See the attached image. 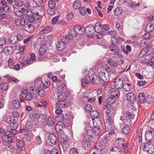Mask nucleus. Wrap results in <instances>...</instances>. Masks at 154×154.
Listing matches in <instances>:
<instances>
[{
	"mask_svg": "<svg viewBox=\"0 0 154 154\" xmlns=\"http://www.w3.org/2000/svg\"><path fill=\"white\" fill-rule=\"evenodd\" d=\"M28 21L30 23H32L36 20V16L34 15V14L32 13V14H30L28 16Z\"/></svg>",
	"mask_w": 154,
	"mask_h": 154,
	"instance_id": "de8ad7c7",
	"label": "nucleus"
},
{
	"mask_svg": "<svg viewBox=\"0 0 154 154\" xmlns=\"http://www.w3.org/2000/svg\"><path fill=\"white\" fill-rule=\"evenodd\" d=\"M63 110L60 109H57L56 110L55 112L56 114H57V117L59 116V120L63 121L64 120H67L68 119L67 115L66 114L65 115V116H64L63 115L62 112Z\"/></svg>",
	"mask_w": 154,
	"mask_h": 154,
	"instance_id": "ddd939ff",
	"label": "nucleus"
},
{
	"mask_svg": "<svg viewBox=\"0 0 154 154\" xmlns=\"http://www.w3.org/2000/svg\"><path fill=\"white\" fill-rule=\"evenodd\" d=\"M47 122V124H48L49 125L53 126L54 124V118L53 117L48 116Z\"/></svg>",
	"mask_w": 154,
	"mask_h": 154,
	"instance_id": "bf43d9fd",
	"label": "nucleus"
},
{
	"mask_svg": "<svg viewBox=\"0 0 154 154\" xmlns=\"http://www.w3.org/2000/svg\"><path fill=\"white\" fill-rule=\"evenodd\" d=\"M42 82L40 79L36 80L35 81V86L37 87V88H42Z\"/></svg>",
	"mask_w": 154,
	"mask_h": 154,
	"instance_id": "69168bd1",
	"label": "nucleus"
},
{
	"mask_svg": "<svg viewBox=\"0 0 154 154\" xmlns=\"http://www.w3.org/2000/svg\"><path fill=\"white\" fill-rule=\"evenodd\" d=\"M10 126L11 129H16L18 127V125L17 123L14 120V122H12L10 123Z\"/></svg>",
	"mask_w": 154,
	"mask_h": 154,
	"instance_id": "e2e57ef3",
	"label": "nucleus"
},
{
	"mask_svg": "<svg viewBox=\"0 0 154 154\" xmlns=\"http://www.w3.org/2000/svg\"><path fill=\"white\" fill-rule=\"evenodd\" d=\"M110 50L116 55L119 56L120 55L121 50L119 47L116 46L114 42H111L109 46Z\"/></svg>",
	"mask_w": 154,
	"mask_h": 154,
	"instance_id": "423d86ee",
	"label": "nucleus"
},
{
	"mask_svg": "<svg viewBox=\"0 0 154 154\" xmlns=\"http://www.w3.org/2000/svg\"><path fill=\"white\" fill-rule=\"evenodd\" d=\"M8 67L11 69H13L16 71L19 70L20 69V64H15L14 60L11 58H10L8 61Z\"/></svg>",
	"mask_w": 154,
	"mask_h": 154,
	"instance_id": "6e6552de",
	"label": "nucleus"
},
{
	"mask_svg": "<svg viewBox=\"0 0 154 154\" xmlns=\"http://www.w3.org/2000/svg\"><path fill=\"white\" fill-rule=\"evenodd\" d=\"M82 146L85 149H87L91 147V144L87 140H84L82 141Z\"/></svg>",
	"mask_w": 154,
	"mask_h": 154,
	"instance_id": "4c0bfd02",
	"label": "nucleus"
},
{
	"mask_svg": "<svg viewBox=\"0 0 154 154\" xmlns=\"http://www.w3.org/2000/svg\"><path fill=\"white\" fill-rule=\"evenodd\" d=\"M5 134L3 135L2 136V139L5 142H9L11 140V135H10L7 134V131L5 132Z\"/></svg>",
	"mask_w": 154,
	"mask_h": 154,
	"instance_id": "f704fd0d",
	"label": "nucleus"
},
{
	"mask_svg": "<svg viewBox=\"0 0 154 154\" xmlns=\"http://www.w3.org/2000/svg\"><path fill=\"white\" fill-rule=\"evenodd\" d=\"M122 12V9L120 7H117L114 10V14L117 16L121 15Z\"/></svg>",
	"mask_w": 154,
	"mask_h": 154,
	"instance_id": "a19ab883",
	"label": "nucleus"
},
{
	"mask_svg": "<svg viewBox=\"0 0 154 154\" xmlns=\"http://www.w3.org/2000/svg\"><path fill=\"white\" fill-rule=\"evenodd\" d=\"M94 26L91 25L88 26L86 27L85 28V32L87 33L89 37L91 38L93 35Z\"/></svg>",
	"mask_w": 154,
	"mask_h": 154,
	"instance_id": "2eb2a0df",
	"label": "nucleus"
},
{
	"mask_svg": "<svg viewBox=\"0 0 154 154\" xmlns=\"http://www.w3.org/2000/svg\"><path fill=\"white\" fill-rule=\"evenodd\" d=\"M61 42L66 43L69 40V38L66 35H61L60 36Z\"/></svg>",
	"mask_w": 154,
	"mask_h": 154,
	"instance_id": "680f3d73",
	"label": "nucleus"
},
{
	"mask_svg": "<svg viewBox=\"0 0 154 154\" xmlns=\"http://www.w3.org/2000/svg\"><path fill=\"white\" fill-rule=\"evenodd\" d=\"M106 118L105 121V125L106 128L109 131L111 129L112 126L113 125L114 114L112 111L109 109L105 112Z\"/></svg>",
	"mask_w": 154,
	"mask_h": 154,
	"instance_id": "f257e3e1",
	"label": "nucleus"
},
{
	"mask_svg": "<svg viewBox=\"0 0 154 154\" xmlns=\"http://www.w3.org/2000/svg\"><path fill=\"white\" fill-rule=\"evenodd\" d=\"M16 146L17 149L20 151H22L24 150V143L21 140H19L16 143Z\"/></svg>",
	"mask_w": 154,
	"mask_h": 154,
	"instance_id": "393cba45",
	"label": "nucleus"
},
{
	"mask_svg": "<svg viewBox=\"0 0 154 154\" xmlns=\"http://www.w3.org/2000/svg\"><path fill=\"white\" fill-rule=\"evenodd\" d=\"M57 47L58 50L60 51H62L64 50L66 47V43L61 42H59L58 43Z\"/></svg>",
	"mask_w": 154,
	"mask_h": 154,
	"instance_id": "c85d7f7f",
	"label": "nucleus"
},
{
	"mask_svg": "<svg viewBox=\"0 0 154 154\" xmlns=\"http://www.w3.org/2000/svg\"><path fill=\"white\" fill-rule=\"evenodd\" d=\"M8 88V83H5L2 84L0 86V88L3 91L7 90Z\"/></svg>",
	"mask_w": 154,
	"mask_h": 154,
	"instance_id": "0e129e2a",
	"label": "nucleus"
},
{
	"mask_svg": "<svg viewBox=\"0 0 154 154\" xmlns=\"http://www.w3.org/2000/svg\"><path fill=\"white\" fill-rule=\"evenodd\" d=\"M138 98L140 103H144L145 101L146 97L144 93H140L138 95Z\"/></svg>",
	"mask_w": 154,
	"mask_h": 154,
	"instance_id": "e433bc0d",
	"label": "nucleus"
},
{
	"mask_svg": "<svg viewBox=\"0 0 154 154\" xmlns=\"http://www.w3.org/2000/svg\"><path fill=\"white\" fill-rule=\"evenodd\" d=\"M67 88L66 85L64 83H62L60 85H59L56 89V92L59 93H62Z\"/></svg>",
	"mask_w": 154,
	"mask_h": 154,
	"instance_id": "5701e85b",
	"label": "nucleus"
},
{
	"mask_svg": "<svg viewBox=\"0 0 154 154\" xmlns=\"http://www.w3.org/2000/svg\"><path fill=\"white\" fill-rule=\"evenodd\" d=\"M17 133V131L16 129H11L9 131H7V134L11 136L15 135Z\"/></svg>",
	"mask_w": 154,
	"mask_h": 154,
	"instance_id": "6e6d98bb",
	"label": "nucleus"
},
{
	"mask_svg": "<svg viewBox=\"0 0 154 154\" xmlns=\"http://www.w3.org/2000/svg\"><path fill=\"white\" fill-rule=\"evenodd\" d=\"M145 138L146 141L150 143L154 140V131H149L146 132L145 134Z\"/></svg>",
	"mask_w": 154,
	"mask_h": 154,
	"instance_id": "1a4fd4ad",
	"label": "nucleus"
},
{
	"mask_svg": "<svg viewBox=\"0 0 154 154\" xmlns=\"http://www.w3.org/2000/svg\"><path fill=\"white\" fill-rule=\"evenodd\" d=\"M12 105L13 107L16 109L19 108L20 107V105L18 100H13L12 101Z\"/></svg>",
	"mask_w": 154,
	"mask_h": 154,
	"instance_id": "49530a36",
	"label": "nucleus"
},
{
	"mask_svg": "<svg viewBox=\"0 0 154 154\" xmlns=\"http://www.w3.org/2000/svg\"><path fill=\"white\" fill-rule=\"evenodd\" d=\"M24 6L26 8L30 9L32 11H33V8L35 7V6L32 5L30 2H27L25 4Z\"/></svg>",
	"mask_w": 154,
	"mask_h": 154,
	"instance_id": "052dcab7",
	"label": "nucleus"
},
{
	"mask_svg": "<svg viewBox=\"0 0 154 154\" xmlns=\"http://www.w3.org/2000/svg\"><path fill=\"white\" fill-rule=\"evenodd\" d=\"M25 30L28 32H31L34 30V26L30 24H27L24 28Z\"/></svg>",
	"mask_w": 154,
	"mask_h": 154,
	"instance_id": "ea45409f",
	"label": "nucleus"
},
{
	"mask_svg": "<svg viewBox=\"0 0 154 154\" xmlns=\"http://www.w3.org/2000/svg\"><path fill=\"white\" fill-rule=\"evenodd\" d=\"M52 29L51 26H47L45 27L43 30H42L40 33L41 34L47 33L51 31Z\"/></svg>",
	"mask_w": 154,
	"mask_h": 154,
	"instance_id": "c9c22d12",
	"label": "nucleus"
},
{
	"mask_svg": "<svg viewBox=\"0 0 154 154\" xmlns=\"http://www.w3.org/2000/svg\"><path fill=\"white\" fill-rule=\"evenodd\" d=\"M79 11L80 14L83 15H85L86 14V8L84 6L80 7Z\"/></svg>",
	"mask_w": 154,
	"mask_h": 154,
	"instance_id": "774afa93",
	"label": "nucleus"
},
{
	"mask_svg": "<svg viewBox=\"0 0 154 154\" xmlns=\"http://www.w3.org/2000/svg\"><path fill=\"white\" fill-rule=\"evenodd\" d=\"M8 42L9 43L14 44L17 42L16 37L15 35H12L10 38L8 39Z\"/></svg>",
	"mask_w": 154,
	"mask_h": 154,
	"instance_id": "a18cd8bd",
	"label": "nucleus"
},
{
	"mask_svg": "<svg viewBox=\"0 0 154 154\" xmlns=\"http://www.w3.org/2000/svg\"><path fill=\"white\" fill-rule=\"evenodd\" d=\"M142 146H143V149L144 151L149 154H152L154 152V146L150 143H143L142 144Z\"/></svg>",
	"mask_w": 154,
	"mask_h": 154,
	"instance_id": "39448f33",
	"label": "nucleus"
},
{
	"mask_svg": "<svg viewBox=\"0 0 154 154\" xmlns=\"http://www.w3.org/2000/svg\"><path fill=\"white\" fill-rule=\"evenodd\" d=\"M90 81L94 84H100L101 85L104 86L105 85V83H103V81L101 79L99 75L96 74H92L89 77Z\"/></svg>",
	"mask_w": 154,
	"mask_h": 154,
	"instance_id": "7ed1b4c3",
	"label": "nucleus"
},
{
	"mask_svg": "<svg viewBox=\"0 0 154 154\" xmlns=\"http://www.w3.org/2000/svg\"><path fill=\"white\" fill-rule=\"evenodd\" d=\"M128 81L127 77L126 78H125V80H124V84H123L122 87L124 91L126 92L130 91L132 88V86L131 84L125 83Z\"/></svg>",
	"mask_w": 154,
	"mask_h": 154,
	"instance_id": "dca6fc26",
	"label": "nucleus"
},
{
	"mask_svg": "<svg viewBox=\"0 0 154 154\" xmlns=\"http://www.w3.org/2000/svg\"><path fill=\"white\" fill-rule=\"evenodd\" d=\"M36 91L39 95L41 97H43L46 95L45 91L42 88H37Z\"/></svg>",
	"mask_w": 154,
	"mask_h": 154,
	"instance_id": "473e14b6",
	"label": "nucleus"
},
{
	"mask_svg": "<svg viewBox=\"0 0 154 154\" xmlns=\"http://www.w3.org/2000/svg\"><path fill=\"white\" fill-rule=\"evenodd\" d=\"M88 80L86 78L82 79L81 84L82 86L83 87H85L88 84Z\"/></svg>",
	"mask_w": 154,
	"mask_h": 154,
	"instance_id": "4d7b16f0",
	"label": "nucleus"
},
{
	"mask_svg": "<svg viewBox=\"0 0 154 154\" xmlns=\"http://www.w3.org/2000/svg\"><path fill=\"white\" fill-rule=\"evenodd\" d=\"M94 128H100L101 126L102 123L101 120L98 119L95 120L94 119H92Z\"/></svg>",
	"mask_w": 154,
	"mask_h": 154,
	"instance_id": "cd10ccee",
	"label": "nucleus"
},
{
	"mask_svg": "<svg viewBox=\"0 0 154 154\" xmlns=\"http://www.w3.org/2000/svg\"><path fill=\"white\" fill-rule=\"evenodd\" d=\"M130 126L125 125L122 129V133L125 134H128L130 131Z\"/></svg>",
	"mask_w": 154,
	"mask_h": 154,
	"instance_id": "8fccbe9b",
	"label": "nucleus"
},
{
	"mask_svg": "<svg viewBox=\"0 0 154 154\" xmlns=\"http://www.w3.org/2000/svg\"><path fill=\"white\" fill-rule=\"evenodd\" d=\"M1 5H0V14L2 13L3 11L5 12L8 11L9 8L7 5V2L5 0H2L0 2Z\"/></svg>",
	"mask_w": 154,
	"mask_h": 154,
	"instance_id": "9b49d317",
	"label": "nucleus"
},
{
	"mask_svg": "<svg viewBox=\"0 0 154 154\" xmlns=\"http://www.w3.org/2000/svg\"><path fill=\"white\" fill-rule=\"evenodd\" d=\"M116 100V99L114 97H112L111 96H110L108 98L107 100V104L104 105L105 109L106 108H109L110 106V105H111L114 103Z\"/></svg>",
	"mask_w": 154,
	"mask_h": 154,
	"instance_id": "a211bd4d",
	"label": "nucleus"
},
{
	"mask_svg": "<svg viewBox=\"0 0 154 154\" xmlns=\"http://www.w3.org/2000/svg\"><path fill=\"white\" fill-rule=\"evenodd\" d=\"M48 139L50 142L53 145H55L57 143V139L56 136L54 134H50L48 137Z\"/></svg>",
	"mask_w": 154,
	"mask_h": 154,
	"instance_id": "412c9836",
	"label": "nucleus"
},
{
	"mask_svg": "<svg viewBox=\"0 0 154 154\" xmlns=\"http://www.w3.org/2000/svg\"><path fill=\"white\" fill-rule=\"evenodd\" d=\"M44 130L46 132L48 133H51L54 131V127L52 125H49L48 124H46L43 126Z\"/></svg>",
	"mask_w": 154,
	"mask_h": 154,
	"instance_id": "6ab92c4d",
	"label": "nucleus"
},
{
	"mask_svg": "<svg viewBox=\"0 0 154 154\" xmlns=\"http://www.w3.org/2000/svg\"><path fill=\"white\" fill-rule=\"evenodd\" d=\"M65 127L64 124L62 122H59L56 124L55 129L57 132L59 131H63V128Z\"/></svg>",
	"mask_w": 154,
	"mask_h": 154,
	"instance_id": "c756f323",
	"label": "nucleus"
},
{
	"mask_svg": "<svg viewBox=\"0 0 154 154\" xmlns=\"http://www.w3.org/2000/svg\"><path fill=\"white\" fill-rule=\"evenodd\" d=\"M153 51V49L150 48L149 49L146 48H143L140 52L139 56L140 57H142L144 55L147 54L149 56L152 54Z\"/></svg>",
	"mask_w": 154,
	"mask_h": 154,
	"instance_id": "f8f14e48",
	"label": "nucleus"
},
{
	"mask_svg": "<svg viewBox=\"0 0 154 154\" xmlns=\"http://www.w3.org/2000/svg\"><path fill=\"white\" fill-rule=\"evenodd\" d=\"M119 90L117 89L112 90L111 93V96L116 99L118 98L120 96V92Z\"/></svg>",
	"mask_w": 154,
	"mask_h": 154,
	"instance_id": "2f4dec72",
	"label": "nucleus"
},
{
	"mask_svg": "<svg viewBox=\"0 0 154 154\" xmlns=\"http://www.w3.org/2000/svg\"><path fill=\"white\" fill-rule=\"evenodd\" d=\"M31 62L29 57H27L26 59L22 60L21 61L20 63L22 65L26 66L29 65Z\"/></svg>",
	"mask_w": 154,
	"mask_h": 154,
	"instance_id": "c03bdc74",
	"label": "nucleus"
},
{
	"mask_svg": "<svg viewBox=\"0 0 154 154\" xmlns=\"http://www.w3.org/2000/svg\"><path fill=\"white\" fill-rule=\"evenodd\" d=\"M94 31L97 33H100L102 30V26L101 23L100 22L96 23L94 27Z\"/></svg>",
	"mask_w": 154,
	"mask_h": 154,
	"instance_id": "bb28decb",
	"label": "nucleus"
},
{
	"mask_svg": "<svg viewBox=\"0 0 154 154\" xmlns=\"http://www.w3.org/2000/svg\"><path fill=\"white\" fill-rule=\"evenodd\" d=\"M13 48L11 46H6L4 48V53L6 55L10 54L13 51Z\"/></svg>",
	"mask_w": 154,
	"mask_h": 154,
	"instance_id": "a878e982",
	"label": "nucleus"
},
{
	"mask_svg": "<svg viewBox=\"0 0 154 154\" xmlns=\"http://www.w3.org/2000/svg\"><path fill=\"white\" fill-rule=\"evenodd\" d=\"M86 94L85 93H84L83 95L82 99L86 98L88 101L90 102V103H94L96 99L94 98H88V96L86 95Z\"/></svg>",
	"mask_w": 154,
	"mask_h": 154,
	"instance_id": "09e8293b",
	"label": "nucleus"
},
{
	"mask_svg": "<svg viewBox=\"0 0 154 154\" xmlns=\"http://www.w3.org/2000/svg\"><path fill=\"white\" fill-rule=\"evenodd\" d=\"M17 21L21 25L23 26L24 28L25 27V26L28 24L27 20L24 19H21L20 20L17 19Z\"/></svg>",
	"mask_w": 154,
	"mask_h": 154,
	"instance_id": "603ef678",
	"label": "nucleus"
},
{
	"mask_svg": "<svg viewBox=\"0 0 154 154\" xmlns=\"http://www.w3.org/2000/svg\"><path fill=\"white\" fill-rule=\"evenodd\" d=\"M134 114L129 112L125 111L123 112V116H122L120 119L125 125L130 126L132 124L131 119H133L134 117Z\"/></svg>",
	"mask_w": 154,
	"mask_h": 154,
	"instance_id": "f03ea898",
	"label": "nucleus"
},
{
	"mask_svg": "<svg viewBox=\"0 0 154 154\" xmlns=\"http://www.w3.org/2000/svg\"><path fill=\"white\" fill-rule=\"evenodd\" d=\"M101 131V129L100 128H94L92 130H88L87 132V134L89 132L94 134L96 136L98 135Z\"/></svg>",
	"mask_w": 154,
	"mask_h": 154,
	"instance_id": "4be33fe9",
	"label": "nucleus"
},
{
	"mask_svg": "<svg viewBox=\"0 0 154 154\" xmlns=\"http://www.w3.org/2000/svg\"><path fill=\"white\" fill-rule=\"evenodd\" d=\"M145 101L149 104H151L153 101V99L151 96L148 95L146 97Z\"/></svg>",
	"mask_w": 154,
	"mask_h": 154,
	"instance_id": "864d4df0",
	"label": "nucleus"
},
{
	"mask_svg": "<svg viewBox=\"0 0 154 154\" xmlns=\"http://www.w3.org/2000/svg\"><path fill=\"white\" fill-rule=\"evenodd\" d=\"M32 13L34 15L41 17L44 14V10L42 7L35 6L33 8V10L32 11Z\"/></svg>",
	"mask_w": 154,
	"mask_h": 154,
	"instance_id": "0eeeda50",
	"label": "nucleus"
},
{
	"mask_svg": "<svg viewBox=\"0 0 154 154\" xmlns=\"http://www.w3.org/2000/svg\"><path fill=\"white\" fill-rule=\"evenodd\" d=\"M48 116L45 114H41V117L40 118L39 120L41 122L45 123L47 122Z\"/></svg>",
	"mask_w": 154,
	"mask_h": 154,
	"instance_id": "37998d69",
	"label": "nucleus"
},
{
	"mask_svg": "<svg viewBox=\"0 0 154 154\" xmlns=\"http://www.w3.org/2000/svg\"><path fill=\"white\" fill-rule=\"evenodd\" d=\"M59 16L57 15L55 17H54L52 20V24H58L59 23V22L58 20Z\"/></svg>",
	"mask_w": 154,
	"mask_h": 154,
	"instance_id": "338daca9",
	"label": "nucleus"
},
{
	"mask_svg": "<svg viewBox=\"0 0 154 154\" xmlns=\"http://www.w3.org/2000/svg\"><path fill=\"white\" fill-rule=\"evenodd\" d=\"M33 97V96L32 95V93L30 92L27 93L25 96V99L27 101H30L32 100Z\"/></svg>",
	"mask_w": 154,
	"mask_h": 154,
	"instance_id": "13d9d810",
	"label": "nucleus"
},
{
	"mask_svg": "<svg viewBox=\"0 0 154 154\" xmlns=\"http://www.w3.org/2000/svg\"><path fill=\"white\" fill-rule=\"evenodd\" d=\"M154 30V24L151 23H149L147 25L145 30L148 32H150Z\"/></svg>",
	"mask_w": 154,
	"mask_h": 154,
	"instance_id": "7c9ffc66",
	"label": "nucleus"
},
{
	"mask_svg": "<svg viewBox=\"0 0 154 154\" xmlns=\"http://www.w3.org/2000/svg\"><path fill=\"white\" fill-rule=\"evenodd\" d=\"M90 114L92 118H96V119H98L100 117L99 112L96 110H93L91 112Z\"/></svg>",
	"mask_w": 154,
	"mask_h": 154,
	"instance_id": "58836bf2",
	"label": "nucleus"
},
{
	"mask_svg": "<svg viewBox=\"0 0 154 154\" xmlns=\"http://www.w3.org/2000/svg\"><path fill=\"white\" fill-rule=\"evenodd\" d=\"M117 60V57L115 56H113L110 58L109 60H108V62L111 66L115 67L118 65Z\"/></svg>",
	"mask_w": 154,
	"mask_h": 154,
	"instance_id": "aec40b11",
	"label": "nucleus"
},
{
	"mask_svg": "<svg viewBox=\"0 0 154 154\" xmlns=\"http://www.w3.org/2000/svg\"><path fill=\"white\" fill-rule=\"evenodd\" d=\"M123 80H124L123 79ZM124 80L120 77H117L115 80L114 85L116 89H119L122 88V86L124 83Z\"/></svg>",
	"mask_w": 154,
	"mask_h": 154,
	"instance_id": "9d476101",
	"label": "nucleus"
},
{
	"mask_svg": "<svg viewBox=\"0 0 154 154\" xmlns=\"http://www.w3.org/2000/svg\"><path fill=\"white\" fill-rule=\"evenodd\" d=\"M103 83L108 82L110 79V73L106 71L100 72L99 74Z\"/></svg>",
	"mask_w": 154,
	"mask_h": 154,
	"instance_id": "20e7f679",
	"label": "nucleus"
},
{
	"mask_svg": "<svg viewBox=\"0 0 154 154\" xmlns=\"http://www.w3.org/2000/svg\"><path fill=\"white\" fill-rule=\"evenodd\" d=\"M141 44L144 43L145 45V48L148 49V48H150V47L152 46V45L150 43V42H149L145 40H143L141 41Z\"/></svg>",
	"mask_w": 154,
	"mask_h": 154,
	"instance_id": "5fc2aeb1",
	"label": "nucleus"
},
{
	"mask_svg": "<svg viewBox=\"0 0 154 154\" xmlns=\"http://www.w3.org/2000/svg\"><path fill=\"white\" fill-rule=\"evenodd\" d=\"M75 32L79 35H82L85 33V28L81 26H75L74 27V31Z\"/></svg>",
	"mask_w": 154,
	"mask_h": 154,
	"instance_id": "4468645a",
	"label": "nucleus"
},
{
	"mask_svg": "<svg viewBox=\"0 0 154 154\" xmlns=\"http://www.w3.org/2000/svg\"><path fill=\"white\" fill-rule=\"evenodd\" d=\"M56 104L57 107L59 108H65L67 106L66 103L63 100H60L56 103Z\"/></svg>",
	"mask_w": 154,
	"mask_h": 154,
	"instance_id": "72a5a7b5",
	"label": "nucleus"
},
{
	"mask_svg": "<svg viewBox=\"0 0 154 154\" xmlns=\"http://www.w3.org/2000/svg\"><path fill=\"white\" fill-rule=\"evenodd\" d=\"M80 7L81 3L79 1H76L73 3V7L74 9H78L80 8Z\"/></svg>",
	"mask_w": 154,
	"mask_h": 154,
	"instance_id": "3c124183",
	"label": "nucleus"
},
{
	"mask_svg": "<svg viewBox=\"0 0 154 154\" xmlns=\"http://www.w3.org/2000/svg\"><path fill=\"white\" fill-rule=\"evenodd\" d=\"M110 154H121L122 151L119 147H114L110 150Z\"/></svg>",
	"mask_w": 154,
	"mask_h": 154,
	"instance_id": "b1692460",
	"label": "nucleus"
},
{
	"mask_svg": "<svg viewBox=\"0 0 154 154\" xmlns=\"http://www.w3.org/2000/svg\"><path fill=\"white\" fill-rule=\"evenodd\" d=\"M67 94L64 92H63L62 93H60V94L59 100L64 101V100L67 99Z\"/></svg>",
	"mask_w": 154,
	"mask_h": 154,
	"instance_id": "79ce46f5",
	"label": "nucleus"
},
{
	"mask_svg": "<svg viewBox=\"0 0 154 154\" xmlns=\"http://www.w3.org/2000/svg\"><path fill=\"white\" fill-rule=\"evenodd\" d=\"M126 97L127 100L130 102L133 103L136 100V96L132 92L128 93L126 96Z\"/></svg>",
	"mask_w": 154,
	"mask_h": 154,
	"instance_id": "f3484780",
	"label": "nucleus"
}]
</instances>
